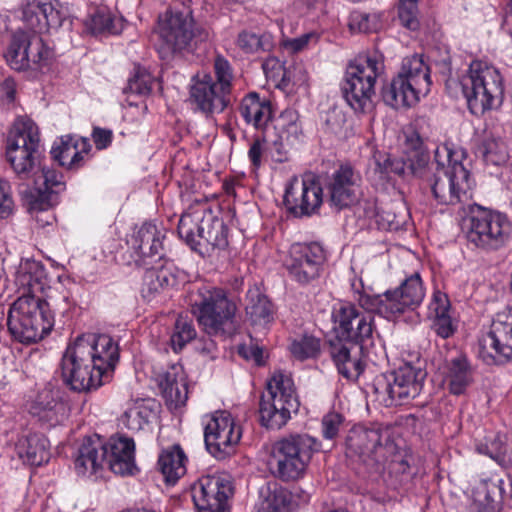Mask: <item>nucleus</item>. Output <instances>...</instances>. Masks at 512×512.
Segmentation results:
<instances>
[{"label":"nucleus","mask_w":512,"mask_h":512,"mask_svg":"<svg viewBox=\"0 0 512 512\" xmlns=\"http://www.w3.org/2000/svg\"><path fill=\"white\" fill-rule=\"evenodd\" d=\"M45 270L36 261L21 264L16 285L23 290L11 305L7 325L11 335L22 343H33L47 335L54 323L48 303L36 296L44 288Z\"/></svg>","instance_id":"1"},{"label":"nucleus","mask_w":512,"mask_h":512,"mask_svg":"<svg viewBox=\"0 0 512 512\" xmlns=\"http://www.w3.org/2000/svg\"><path fill=\"white\" fill-rule=\"evenodd\" d=\"M178 234L190 248L202 256L228 245V229L224 221L215 216L206 202H197L183 214Z\"/></svg>","instance_id":"2"},{"label":"nucleus","mask_w":512,"mask_h":512,"mask_svg":"<svg viewBox=\"0 0 512 512\" xmlns=\"http://www.w3.org/2000/svg\"><path fill=\"white\" fill-rule=\"evenodd\" d=\"M320 445L308 434H291L276 441L271 448L268 469L273 477L289 483L302 479Z\"/></svg>","instance_id":"3"},{"label":"nucleus","mask_w":512,"mask_h":512,"mask_svg":"<svg viewBox=\"0 0 512 512\" xmlns=\"http://www.w3.org/2000/svg\"><path fill=\"white\" fill-rule=\"evenodd\" d=\"M237 303L221 288L200 289L191 303V312L209 336H233L237 333Z\"/></svg>","instance_id":"4"},{"label":"nucleus","mask_w":512,"mask_h":512,"mask_svg":"<svg viewBox=\"0 0 512 512\" xmlns=\"http://www.w3.org/2000/svg\"><path fill=\"white\" fill-rule=\"evenodd\" d=\"M190 2L183 0L180 5L175 3L159 16L157 33L161 53L180 52L208 40V30L197 25L193 19Z\"/></svg>","instance_id":"5"},{"label":"nucleus","mask_w":512,"mask_h":512,"mask_svg":"<svg viewBox=\"0 0 512 512\" xmlns=\"http://www.w3.org/2000/svg\"><path fill=\"white\" fill-rule=\"evenodd\" d=\"M435 171L427 179L433 198L441 205H456L469 198L470 173L464 165L451 159L447 147L435 150Z\"/></svg>","instance_id":"6"},{"label":"nucleus","mask_w":512,"mask_h":512,"mask_svg":"<svg viewBox=\"0 0 512 512\" xmlns=\"http://www.w3.org/2000/svg\"><path fill=\"white\" fill-rule=\"evenodd\" d=\"M300 406L294 382L290 375L276 371L267 381V391L259 404L261 425L272 430L281 429L287 424L292 413Z\"/></svg>","instance_id":"7"},{"label":"nucleus","mask_w":512,"mask_h":512,"mask_svg":"<svg viewBox=\"0 0 512 512\" xmlns=\"http://www.w3.org/2000/svg\"><path fill=\"white\" fill-rule=\"evenodd\" d=\"M453 84L461 87L473 114L484 113L493 107L494 100L502 97V77L497 69L481 61H473L468 73L459 81L448 79L447 88Z\"/></svg>","instance_id":"8"},{"label":"nucleus","mask_w":512,"mask_h":512,"mask_svg":"<svg viewBox=\"0 0 512 512\" xmlns=\"http://www.w3.org/2000/svg\"><path fill=\"white\" fill-rule=\"evenodd\" d=\"M464 232L474 247L486 252L497 251L510 241L512 223L505 214L476 205L464 220Z\"/></svg>","instance_id":"9"},{"label":"nucleus","mask_w":512,"mask_h":512,"mask_svg":"<svg viewBox=\"0 0 512 512\" xmlns=\"http://www.w3.org/2000/svg\"><path fill=\"white\" fill-rule=\"evenodd\" d=\"M42 150L37 125L27 117L15 120L9 132L6 158L20 179H28L40 166Z\"/></svg>","instance_id":"10"},{"label":"nucleus","mask_w":512,"mask_h":512,"mask_svg":"<svg viewBox=\"0 0 512 512\" xmlns=\"http://www.w3.org/2000/svg\"><path fill=\"white\" fill-rule=\"evenodd\" d=\"M383 70V62L377 56L360 58L348 65L341 92L356 113L364 114L373 109L376 80Z\"/></svg>","instance_id":"11"},{"label":"nucleus","mask_w":512,"mask_h":512,"mask_svg":"<svg viewBox=\"0 0 512 512\" xmlns=\"http://www.w3.org/2000/svg\"><path fill=\"white\" fill-rule=\"evenodd\" d=\"M426 377L425 369L405 363L390 373L376 377L374 393L386 407L403 405L421 393Z\"/></svg>","instance_id":"12"},{"label":"nucleus","mask_w":512,"mask_h":512,"mask_svg":"<svg viewBox=\"0 0 512 512\" xmlns=\"http://www.w3.org/2000/svg\"><path fill=\"white\" fill-rule=\"evenodd\" d=\"M332 320L336 334L334 341L351 343L362 352H366L374 345L377 333L372 314L359 310L353 304L341 303L333 309Z\"/></svg>","instance_id":"13"},{"label":"nucleus","mask_w":512,"mask_h":512,"mask_svg":"<svg viewBox=\"0 0 512 512\" xmlns=\"http://www.w3.org/2000/svg\"><path fill=\"white\" fill-rule=\"evenodd\" d=\"M51 57V49L31 29L15 31L5 53L8 65L16 71L40 70L48 65Z\"/></svg>","instance_id":"14"},{"label":"nucleus","mask_w":512,"mask_h":512,"mask_svg":"<svg viewBox=\"0 0 512 512\" xmlns=\"http://www.w3.org/2000/svg\"><path fill=\"white\" fill-rule=\"evenodd\" d=\"M89 348L75 349L68 346L61 360L63 382L76 392H87L99 388L110 378L99 369H94L89 360Z\"/></svg>","instance_id":"15"},{"label":"nucleus","mask_w":512,"mask_h":512,"mask_svg":"<svg viewBox=\"0 0 512 512\" xmlns=\"http://www.w3.org/2000/svg\"><path fill=\"white\" fill-rule=\"evenodd\" d=\"M479 355L488 364H501L512 358V308L495 315L489 332L479 340Z\"/></svg>","instance_id":"16"},{"label":"nucleus","mask_w":512,"mask_h":512,"mask_svg":"<svg viewBox=\"0 0 512 512\" xmlns=\"http://www.w3.org/2000/svg\"><path fill=\"white\" fill-rule=\"evenodd\" d=\"M283 203L294 217H310L317 214L323 203V189L312 174L301 179L293 177L286 187Z\"/></svg>","instance_id":"17"},{"label":"nucleus","mask_w":512,"mask_h":512,"mask_svg":"<svg viewBox=\"0 0 512 512\" xmlns=\"http://www.w3.org/2000/svg\"><path fill=\"white\" fill-rule=\"evenodd\" d=\"M233 493V483L227 474L202 476L191 487L198 512H227L228 500Z\"/></svg>","instance_id":"18"},{"label":"nucleus","mask_w":512,"mask_h":512,"mask_svg":"<svg viewBox=\"0 0 512 512\" xmlns=\"http://www.w3.org/2000/svg\"><path fill=\"white\" fill-rule=\"evenodd\" d=\"M325 261V250L318 242L295 243L289 250L285 267L294 281L306 285L319 278Z\"/></svg>","instance_id":"19"},{"label":"nucleus","mask_w":512,"mask_h":512,"mask_svg":"<svg viewBox=\"0 0 512 512\" xmlns=\"http://www.w3.org/2000/svg\"><path fill=\"white\" fill-rule=\"evenodd\" d=\"M240 439L241 429L227 411L215 412L204 429L206 449L218 460L229 457Z\"/></svg>","instance_id":"20"},{"label":"nucleus","mask_w":512,"mask_h":512,"mask_svg":"<svg viewBox=\"0 0 512 512\" xmlns=\"http://www.w3.org/2000/svg\"><path fill=\"white\" fill-rule=\"evenodd\" d=\"M23 20L38 35L50 30H58L65 23L71 25L67 6L58 0L41 2L33 0L23 6Z\"/></svg>","instance_id":"21"},{"label":"nucleus","mask_w":512,"mask_h":512,"mask_svg":"<svg viewBox=\"0 0 512 512\" xmlns=\"http://www.w3.org/2000/svg\"><path fill=\"white\" fill-rule=\"evenodd\" d=\"M348 453L358 456L362 461L375 459L378 461L379 452H392L393 441L390 431L381 428L354 427L346 438Z\"/></svg>","instance_id":"22"},{"label":"nucleus","mask_w":512,"mask_h":512,"mask_svg":"<svg viewBox=\"0 0 512 512\" xmlns=\"http://www.w3.org/2000/svg\"><path fill=\"white\" fill-rule=\"evenodd\" d=\"M360 186V174L350 165H341L326 183L330 205L338 211L350 207L358 200Z\"/></svg>","instance_id":"23"},{"label":"nucleus","mask_w":512,"mask_h":512,"mask_svg":"<svg viewBox=\"0 0 512 512\" xmlns=\"http://www.w3.org/2000/svg\"><path fill=\"white\" fill-rule=\"evenodd\" d=\"M190 100L206 115L222 113L230 104L232 94L214 83L209 74L193 77L190 88Z\"/></svg>","instance_id":"24"},{"label":"nucleus","mask_w":512,"mask_h":512,"mask_svg":"<svg viewBox=\"0 0 512 512\" xmlns=\"http://www.w3.org/2000/svg\"><path fill=\"white\" fill-rule=\"evenodd\" d=\"M71 346L75 349L89 348V360L92 361L93 368L101 370L111 379L119 360V349L109 335H83L78 337Z\"/></svg>","instance_id":"25"},{"label":"nucleus","mask_w":512,"mask_h":512,"mask_svg":"<svg viewBox=\"0 0 512 512\" xmlns=\"http://www.w3.org/2000/svg\"><path fill=\"white\" fill-rule=\"evenodd\" d=\"M31 177L34 178V186L26 187L20 193L29 211H44L50 205L51 195L62 189V175L55 170L41 167Z\"/></svg>","instance_id":"26"},{"label":"nucleus","mask_w":512,"mask_h":512,"mask_svg":"<svg viewBox=\"0 0 512 512\" xmlns=\"http://www.w3.org/2000/svg\"><path fill=\"white\" fill-rule=\"evenodd\" d=\"M164 235L152 223H144L132 238V248L139 266H152L164 257Z\"/></svg>","instance_id":"27"},{"label":"nucleus","mask_w":512,"mask_h":512,"mask_svg":"<svg viewBox=\"0 0 512 512\" xmlns=\"http://www.w3.org/2000/svg\"><path fill=\"white\" fill-rule=\"evenodd\" d=\"M107 457V447L98 436H87L78 445L74 468L80 476H92L103 469Z\"/></svg>","instance_id":"28"},{"label":"nucleus","mask_w":512,"mask_h":512,"mask_svg":"<svg viewBox=\"0 0 512 512\" xmlns=\"http://www.w3.org/2000/svg\"><path fill=\"white\" fill-rule=\"evenodd\" d=\"M388 295L390 296L388 306L394 316L415 310L425 297V288L420 274L414 273L407 277L398 288L388 290Z\"/></svg>","instance_id":"29"},{"label":"nucleus","mask_w":512,"mask_h":512,"mask_svg":"<svg viewBox=\"0 0 512 512\" xmlns=\"http://www.w3.org/2000/svg\"><path fill=\"white\" fill-rule=\"evenodd\" d=\"M107 457L105 464L109 469L119 475H133L137 470L135 464V444L133 439L127 437L110 438L105 442Z\"/></svg>","instance_id":"30"},{"label":"nucleus","mask_w":512,"mask_h":512,"mask_svg":"<svg viewBox=\"0 0 512 512\" xmlns=\"http://www.w3.org/2000/svg\"><path fill=\"white\" fill-rule=\"evenodd\" d=\"M330 356L339 372L348 380H357L363 373L365 364L359 347H348L340 341H330Z\"/></svg>","instance_id":"31"},{"label":"nucleus","mask_w":512,"mask_h":512,"mask_svg":"<svg viewBox=\"0 0 512 512\" xmlns=\"http://www.w3.org/2000/svg\"><path fill=\"white\" fill-rule=\"evenodd\" d=\"M161 394L170 409L185 405L188 399L187 382L180 365H172L158 378Z\"/></svg>","instance_id":"32"},{"label":"nucleus","mask_w":512,"mask_h":512,"mask_svg":"<svg viewBox=\"0 0 512 512\" xmlns=\"http://www.w3.org/2000/svg\"><path fill=\"white\" fill-rule=\"evenodd\" d=\"M245 313L253 326L267 327L275 319V308L269 298L254 286L248 289L245 299Z\"/></svg>","instance_id":"33"},{"label":"nucleus","mask_w":512,"mask_h":512,"mask_svg":"<svg viewBox=\"0 0 512 512\" xmlns=\"http://www.w3.org/2000/svg\"><path fill=\"white\" fill-rule=\"evenodd\" d=\"M91 146L86 138L64 136L58 146H53L51 156L54 161L69 169H76L81 166L83 154H87Z\"/></svg>","instance_id":"34"},{"label":"nucleus","mask_w":512,"mask_h":512,"mask_svg":"<svg viewBox=\"0 0 512 512\" xmlns=\"http://www.w3.org/2000/svg\"><path fill=\"white\" fill-rule=\"evenodd\" d=\"M381 96L386 105L400 109L415 105L424 95L418 93L408 80H403L397 75L382 87Z\"/></svg>","instance_id":"35"},{"label":"nucleus","mask_w":512,"mask_h":512,"mask_svg":"<svg viewBox=\"0 0 512 512\" xmlns=\"http://www.w3.org/2000/svg\"><path fill=\"white\" fill-rule=\"evenodd\" d=\"M239 112L247 124L263 131L268 129L272 119L270 101L261 99L256 92H250L241 100Z\"/></svg>","instance_id":"36"},{"label":"nucleus","mask_w":512,"mask_h":512,"mask_svg":"<svg viewBox=\"0 0 512 512\" xmlns=\"http://www.w3.org/2000/svg\"><path fill=\"white\" fill-rule=\"evenodd\" d=\"M49 441L42 434H29L18 440L16 453L24 463L31 466H40L50 459Z\"/></svg>","instance_id":"37"},{"label":"nucleus","mask_w":512,"mask_h":512,"mask_svg":"<svg viewBox=\"0 0 512 512\" xmlns=\"http://www.w3.org/2000/svg\"><path fill=\"white\" fill-rule=\"evenodd\" d=\"M429 311L433 317L432 330L443 339L451 337L456 331V324L449 314L450 301L448 296L441 291L434 292Z\"/></svg>","instance_id":"38"},{"label":"nucleus","mask_w":512,"mask_h":512,"mask_svg":"<svg viewBox=\"0 0 512 512\" xmlns=\"http://www.w3.org/2000/svg\"><path fill=\"white\" fill-rule=\"evenodd\" d=\"M445 381L453 395H461L473 382V372L464 355L454 357L445 363Z\"/></svg>","instance_id":"39"},{"label":"nucleus","mask_w":512,"mask_h":512,"mask_svg":"<svg viewBox=\"0 0 512 512\" xmlns=\"http://www.w3.org/2000/svg\"><path fill=\"white\" fill-rule=\"evenodd\" d=\"M403 80H408L418 93L426 96L432 84L430 69L420 55L406 57L402 61L401 69L397 74Z\"/></svg>","instance_id":"40"},{"label":"nucleus","mask_w":512,"mask_h":512,"mask_svg":"<svg viewBox=\"0 0 512 512\" xmlns=\"http://www.w3.org/2000/svg\"><path fill=\"white\" fill-rule=\"evenodd\" d=\"M187 457L179 444L163 450L158 458V466L167 483H176L186 473Z\"/></svg>","instance_id":"41"},{"label":"nucleus","mask_w":512,"mask_h":512,"mask_svg":"<svg viewBox=\"0 0 512 512\" xmlns=\"http://www.w3.org/2000/svg\"><path fill=\"white\" fill-rule=\"evenodd\" d=\"M159 410L158 403L153 399L135 401L124 413V424L134 432L143 430L154 418Z\"/></svg>","instance_id":"42"},{"label":"nucleus","mask_w":512,"mask_h":512,"mask_svg":"<svg viewBox=\"0 0 512 512\" xmlns=\"http://www.w3.org/2000/svg\"><path fill=\"white\" fill-rule=\"evenodd\" d=\"M257 512H288L291 493L276 482H268L260 488Z\"/></svg>","instance_id":"43"},{"label":"nucleus","mask_w":512,"mask_h":512,"mask_svg":"<svg viewBox=\"0 0 512 512\" xmlns=\"http://www.w3.org/2000/svg\"><path fill=\"white\" fill-rule=\"evenodd\" d=\"M406 147L409 150L407 157V170L413 175L423 179L430 176L426 171L429 164V153L423 148V142L418 134H412L406 140Z\"/></svg>","instance_id":"44"},{"label":"nucleus","mask_w":512,"mask_h":512,"mask_svg":"<svg viewBox=\"0 0 512 512\" xmlns=\"http://www.w3.org/2000/svg\"><path fill=\"white\" fill-rule=\"evenodd\" d=\"M478 450L501 466L507 467L512 464V446L507 442L505 435L495 434L484 445H480Z\"/></svg>","instance_id":"45"},{"label":"nucleus","mask_w":512,"mask_h":512,"mask_svg":"<svg viewBox=\"0 0 512 512\" xmlns=\"http://www.w3.org/2000/svg\"><path fill=\"white\" fill-rule=\"evenodd\" d=\"M63 404L56 400L50 392H42L30 408V413L41 421L57 422V415Z\"/></svg>","instance_id":"46"},{"label":"nucleus","mask_w":512,"mask_h":512,"mask_svg":"<svg viewBox=\"0 0 512 512\" xmlns=\"http://www.w3.org/2000/svg\"><path fill=\"white\" fill-rule=\"evenodd\" d=\"M236 44L247 54L269 51L273 46L272 36L269 33L257 34L248 30L238 34Z\"/></svg>","instance_id":"47"},{"label":"nucleus","mask_w":512,"mask_h":512,"mask_svg":"<svg viewBox=\"0 0 512 512\" xmlns=\"http://www.w3.org/2000/svg\"><path fill=\"white\" fill-rule=\"evenodd\" d=\"M477 512H500L501 499L496 484H483L478 488L475 497Z\"/></svg>","instance_id":"48"},{"label":"nucleus","mask_w":512,"mask_h":512,"mask_svg":"<svg viewBox=\"0 0 512 512\" xmlns=\"http://www.w3.org/2000/svg\"><path fill=\"white\" fill-rule=\"evenodd\" d=\"M480 150L485 159L494 164L504 162L508 156L505 141L501 136L496 135L493 132L486 134Z\"/></svg>","instance_id":"49"},{"label":"nucleus","mask_w":512,"mask_h":512,"mask_svg":"<svg viewBox=\"0 0 512 512\" xmlns=\"http://www.w3.org/2000/svg\"><path fill=\"white\" fill-rule=\"evenodd\" d=\"M195 337L196 330L193 324L183 317H178L170 337V344L172 349L175 352L182 350L185 345L192 341Z\"/></svg>","instance_id":"50"},{"label":"nucleus","mask_w":512,"mask_h":512,"mask_svg":"<svg viewBox=\"0 0 512 512\" xmlns=\"http://www.w3.org/2000/svg\"><path fill=\"white\" fill-rule=\"evenodd\" d=\"M388 300H390L388 291L382 295H369L363 293L359 295L358 303L369 314H371V312H376L385 318H390L394 316V313L389 309Z\"/></svg>","instance_id":"51"},{"label":"nucleus","mask_w":512,"mask_h":512,"mask_svg":"<svg viewBox=\"0 0 512 512\" xmlns=\"http://www.w3.org/2000/svg\"><path fill=\"white\" fill-rule=\"evenodd\" d=\"M290 351L299 360L315 358L320 353V340L313 336H303L291 343Z\"/></svg>","instance_id":"52"},{"label":"nucleus","mask_w":512,"mask_h":512,"mask_svg":"<svg viewBox=\"0 0 512 512\" xmlns=\"http://www.w3.org/2000/svg\"><path fill=\"white\" fill-rule=\"evenodd\" d=\"M263 136L268 137V141H266V146L268 147L271 156L275 158L276 161H283V159L288 153L291 141L294 139L280 132L279 134L275 133L274 135H271L269 128L264 130Z\"/></svg>","instance_id":"53"},{"label":"nucleus","mask_w":512,"mask_h":512,"mask_svg":"<svg viewBox=\"0 0 512 512\" xmlns=\"http://www.w3.org/2000/svg\"><path fill=\"white\" fill-rule=\"evenodd\" d=\"M298 120L299 115L297 111L294 109H286L281 113L278 124L274 126L273 130H279L280 133L297 139L301 133V125Z\"/></svg>","instance_id":"54"},{"label":"nucleus","mask_w":512,"mask_h":512,"mask_svg":"<svg viewBox=\"0 0 512 512\" xmlns=\"http://www.w3.org/2000/svg\"><path fill=\"white\" fill-rule=\"evenodd\" d=\"M418 0H399L398 17L400 23L410 29L417 30L419 27L418 19Z\"/></svg>","instance_id":"55"},{"label":"nucleus","mask_w":512,"mask_h":512,"mask_svg":"<svg viewBox=\"0 0 512 512\" xmlns=\"http://www.w3.org/2000/svg\"><path fill=\"white\" fill-rule=\"evenodd\" d=\"M376 171L384 175H404L407 171V162L402 158H392L389 155L375 156Z\"/></svg>","instance_id":"56"},{"label":"nucleus","mask_w":512,"mask_h":512,"mask_svg":"<svg viewBox=\"0 0 512 512\" xmlns=\"http://www.w3.org/2000/svg\"><path fill=\"white\" fill-rule=\"evenodd\" d=\"M214 73V83L231 93L233 79L232 69L228 60L221 55H217L214 59Z\"/></svg>","instance_id":"57"},{"label":"nucleus","mask_w":512,"mask_h":512,"mask_svg":"<svg viewBox=\"0 0 512 512\" xmlns=\"http://www.w3.org/2000/svg\"><path fill=\"white\" fill-rule=\"evenodd\" d=\"M323 123L327 132L339 135L343 132L346 123L345 113L338 108L329 109L323 116Z\"/></svg>","instance_id":"58"},{"label":"nucleus","mask_w":512,"mask_h":512,"mask_svg":"<svg viewBox=\"0 0 512 512\" xmlns=\"http://www.w3.org/2000/svg\"><path fill=\"white\" fill-rule=\"evenodd\" d=\"M146 272L143 278V284L141 288V294L143 298L151 301L157 294L162 291L161 284L155 276V265L144 266Z\"/></svg>","instance_id":"59"},{"label":"nucleus","mask_w":512,"mask_h":512,"mask_svg":"<svg viewBox=\"0 0 512 512\" xmlns=\"http://www.w3.org/2000/svg\"><path fill=\"white\" fill-rule=\"evenodd\" d=\"M91 28L95 33H116L117 30L114 27V20L110 13L98 11L91 19Z\"/></svg>","instance_id":"60"},{"label":"nucleus","mask_w":512,"mask_h":512,"mask_svg":"<svg viewBox=\"0 0 512 512\" xmlns=\"http://www.w3.org/2000/svg\"><path fill=\"white\" fill-rule=\"evenodd\" d=\"M14 208V202L11 197L10 185L7 181L0 179V218L9 217Z\"/></svg>","instance_id":"61"},{"label":"nucleus","mask_w":512,"mask_h":512,"mask_svg":"<svg viewBox=\"0 0 512 512\" xmlns=\"http://www.w3.org/2000/svg\"><path fill=\"white\" fill-rule=\"evenodd\" d=\"M376 222L384 229L397 230L402 222L398 219L395 211L389 206H381Z\"/></svg>","instance_id":"62"},{"label":"nucleus","mask_w":512,"mask_h":512,"mask_svg":"<svg viewBox=\"0 0 512 512\" xmlns=\"http://www.w3.org/2000/svg\"><path fill=\"white\" fill-rule=\"evenodd\" d=\"M342 423V416L338 413H328L322 419V432L326 439H334Z\"/></svg>","instance_id":"63"},{"label":"nucleus","mask_w":512,"mask_h":512,"mask_svg":"<svg viewBox=\"0 0 512 512\" xmlns=\"http://www.w3.org/2000/svg\"><path fill=\"white\" fill-rule=\"evenodd\" d=\"M127 91L138 95H146L151 91L150 77L146 74H136L128 80Z\"/></svg>","instance_id":"64"}]
</instances>
